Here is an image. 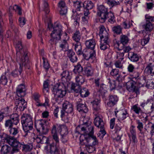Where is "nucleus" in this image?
Listing matches in <instances>:
<instances>
[{
  "instance_id": "1",
  "label": "nucleus",
  "mask_w": 154,
  "mask_h": 154,
  "mask_svg": "<svg viewBox=\"0 0 154 154\" xmlns=\"http://www.w3.org/2000/svg\"><path fill=\"white\" fill-rule=\"evenodd\" d=\"M94 128L91 125H89L88 127L85 128L81 126H77L75 131L79 133V132H84L85 133V138H86V141L90 146H94L98 144V141L95 136L93 135Z\"/></svg>"
},
{
  "instance_id": "2",
  "label": "nucleus",
  "mask_w": 154,
  "mask_h": 154,
  "mask_svg": "<svg viewBox=\"0 0 154 154\" xmlns=\"http://www.w3.org/2000/svg\"><path fill=\"white\" fill-rule=\"evenodd\" d=\"M35 126L39 134L36 137V140L38 143H43L44 141L47 140L46 137L43 135L46 134L48 132L46 127V121L43 119L38 120L35 122Z\"/></svg>"
},
{
  "instance_id": "3",
  "label": "nucleus",
  "mask_w": 154,
  "mask_h": 154,
  "mask_svg": "<svg viewBox=\"0 0 154 154\" xmlns=\"http://www.w3.org/2000/svg\"><path fill=\"white\" fill-rule=\"evenodd\" d=\"M51 133L53 140L55 142L45 146V149L48 150L49 148L51 154H59V139L58 137L56 131V127L55 125H54L51 130Z\"/></svg>"
},
{
  "instance_id": "4",
  "label": "nucleus",
  "mask_w": 154,
  "mask_h": 154,
  "mask_svg": "<svg viewBox=\"0 0 154 154\" xmlns=\"http://www.w3.org/2000/svg\"><path fill=\"white\" fill-rule=\"evenodd\" d=\"M98 15H99V20L101 23L105 22L108 19V21L111 23H113L115 21V17L112 13L108 12V9L103 5H100L98 7Z\"/></svg>"
},
{
  "instance_id": "5",
  "label": "nucleus",
  "mask_w": 154,
  "mask_h": 154,
  "mask_svg": "<svg viewBox=\"0 0 154 154\" xmlns=\"http://www.w3.org/2000/svg\"><path fill=\"white\" fill-rule=\"evenodd\" d=\"M16 49L17 61L22 62L23 64L25 62H28V52L25 49L23 48L21 42L18 41L16 45Z\"/></svg>"
},
{
  "instance_id": "6",
  "label": "nucleus",
  "mask_w": 154,
  "mask_h": 154,
  "mask_svg": "<svg viewBox=\"0 0 154 154\" xmlns=\"http://www.w3.org/2000/svg\"><path fill=\"white\" fill-rule=\"evenodd\" d=\"M53 28V30L51 35V38L49 41L51 45L56 44L58 41L61 39V36L63 32L62 26L60 24L55 23Z\"/></svg>"
},
{
  "instance_id": "7",
  "label": "nucleus",
  "mask_w": 154,
  "mask_h": 154,
  "mask_svg": "<svg viewBox=\"0 0 154 154\" xmlns=\"http://www.w3.org/2000/svg\"><path fill=\"white\" fill-rule=\"evenodd\" d=\"M52 91L54 100L57 102L60 101L66 93L65 87L63 84H56L53 87Z\"/></svg>"
},
{
  "instance_id": "8",
  "label": "nucleus",
  "mask_w": 154,
  "mask_h": 154,
  "mask_svg": "<svg viewBox=\"0 0 154 154\" xmlns=\"http://www.w3.org/2000/svg\"><path fill=\"white\" fill-rule=\"evenodd\" d=\"M0 137L2 140H4L5 142L13 147V151L17 152L20 149V146L21 145V143L13 137L3 134L2 135H0Z\"/></svg>"
},
{
  "instance_id": "9",
  "label": "nucleus",
  "mask_w": 154,
  "mask_h": 154,
  "mask_svg": "<svg viewBox=\"0 0 154 154\" xmlns=\"http://www.w3.org/2000/svg\"><path fill=\"white\" fill-rule=\"evenodd\" d=\"M21 119V122L23 128L26 133L24 136H26L28 133H30L29 131L33 128L32 119L30 116L27 115H23Z\"/></svg>"
},
{
  "instance_id": "10",
  "label": "nucleus",
  "mask_w": 154,
  "mask_h": 154,
  "mask_svg": "<svg viewBox=\"0 0 154 154\" xmlns=\"http://www.w3.org/2000/svg\"><path fill=\"white\" fill-rule=\"evenodd\" d=\"M142 72V69H140L139 72H137V77L135 76V93L136 94V97H137L138 95L140 94V92L139 90V88L143 86L145 80L144 79V77L140 76V73Z\"/></svg>"
},
{
  "instance_id": "11",
  "label": "nucleus",
  "mask_w": 154,
  "mask_h": 154,
  "mask_svg": "<svg viewBox=\"0 0 154 154\" xmlns=\"http://www.w3.org/2000/svg\"><path fill=\"white\" fill-rule=\"evenodd\" d=\"M74 6L77 11H80L81 8L85 7L88 9H91L94 7L93 3L91 1H85L84 3L79 1H76L74 3Z\"/></svg>"
},
{
  "instance_id": "12",
  "label": "nucleus",
  "mask_w": 154,
  "mask_h": 154,
  "mask_svg": "<svg viewBox=\"0 0 154 154\" xmlns=\"http://www.w3.org/2000/svg\"><path fill=\"white\" fill-rule=\"evenodd\" d=\"M10 118V119L6 121L5 123V127L8 128H11L13 125H17L19 121V116L16 113L11 115Z\"/></svg>"
},
{
  "instance_id": "13",
  "label": "nucleus",
  "mask_w": 154,
  "mask_h": 154,
  "mask_svg": "<svg viewBox=\"0 0 154 154\" xmlns=\"http://www.w3.org/2000/svg\"><path fill=\"white\" fill-rule=\"evenodd\" d=\"M16 109L19 111H23L26 107V103L22 97L17 99L15 101Z\"/></svg>"
},
{
  "instance_id": "14",
  "label": "nucleus",
  "mask_w": 154,
  "mask_h": 154,
  "mask_svg": "<svg viewBox=\"0 0 154 154\" xmlns=\"http://www.w3.org/2000/svg\"><path fill=\"white\" fill-rule=\"evenodd\" d=\"M77 107L79 112L86 113L88 111L86 105L84 101L81 99H79L76 102Z\"/></svg>"
},
{
  "instance_id": "15",
  "label": "nucleus",
  "mask_w": 154,
  "mask_h": 154,
  "mask_svg": "<svg viewBox=\"0 0 154 154\" xmlns=\"http://www.w3.org/2000/svg\"><path fill=\"white\" fill-rule=\"evenodd\" d=\"M83 55L87 60H93L95 58V52L94 50L88 49L86 51L83 53Z\"/></svg>"
},
{
  "instance_id": "16",
  "label": "nucleus",
  "mask_w": 154,
  "mask_h": 154,
  "mask_svg": "<svg viewBox=\"0 0 154 154\" xmlns=\"http://www.w3.org/2000/svg\"><path fill=\"white\" fill-rule=\"evenodd\" d=\"M26 89L25 85L23 84L19 85L16 88V94L19 97H24L26 95Z\"/></svg>"
},
{
  "instance_id": "17",
  "label": "nucleus",
  "mask_w": 154,
  "mask_h": 154,
  "mask_svg": "<svg viewBox=\"0 0 154 154\" xmlns=\"http://www.w3.org/2000/svg\"><path fill=\"white\" fill-rule=\"evenodd\" d=\"M102 118V116L100 115H97L94 118V122L95 125L101 129L103 128L104 124Z\"/></svg>"
},
{
  "instance_id": "18",
  "label": "nucleus",
  "mask_w": 154,
  "mask_h": 154,
  "mask_svg": "<svg viewBox=\"0 0 154 154\" xmlns=\"http://www.w3.org/2000/svg\"><path fill=\"white\" fill-rule=\"evenodd\" d=\"M99 35L100 40H109L108 37V33L103 26H102L100 27Z\"/></svg>"
},
{
  "instance_id": "19",
  "label": "nucleus",
  "mask_w": 154,
  "mask_h": 154,
  "mask_svg": "<svg viewBox=\"0 0 154 154\" xmlns=\"http://www.w3.org/2000/svg\"><path fill=\"white\" fill-rule=\"evenodd\" d=\"M19 64L20 67L19 69H15L14 71H13L11 72V75L12 76L14 77H17L19 76V75H20L21 73L22 68L23 65L25 66L27 65V63L28 62H25V64H23L22 63V62L20 61H17Z\"/></svg>"
},
{
  "instance_id": "20",
  "label": "nucleus",
  "mask_w": 154,
  "mask_h": 154,
  "mask_svg": "<svg viewBox=\"0 0 154 154\" xmlns=\"http://www.w3.org/2000/svg\"><path fill=\"white\" fill-rule=\"evenodd\" d=\"M118 98L116 95H110L109 96V101L107 103V105L110 107L114 106L117 103Z\"/></svg>"
},
{
  "instance_id": "21",
  "label": "nucleus",
  "mask_w": 154,
  "mask_h": 154,
  "mask_svg": "<svg viewBox=\"0 0 154 154\" xmlns=\"http://www.w3.org/2000/svg\"><path fill=\"white\" fill-rule=\"evenodd\" d=\"M57 130L59 131L61 135L67 134H68V130L67 127L64 125H55Z\"/></svg>"
},
{
  "instance_id": "22",
  "label": "nucleus",
  "mask_w": 154,
  "mask_h": 154,
  "mask_svg": "<svg viewBox=\"0 0 154 154\" xmlns=\"http://www.w3.org/2000/svg\"><path fill=\"white\" fill-rule=\"evenodd\" d=\"M67 54L70 60L72 63L76 62L77 60L76 55L72 50H69L67 51Z\"/></svg>"
},
{
  "instance_id": "23",
  "label": "nucleus",
  "mask_w": 154,
  "mask_h": 154,
  "mask_svg": "<svg viewBox=\"0 0 154 154\" xmlns=\"http://www.w3.org/2000/svg\"><path fill=\"white\" fill-rule=\"evenodd\" d=\"M62 109L67 112L71 113L73 111V106L71 103L66 101L63 104Z\"/></svg>"
},
{
  "instance_id": "24",
  "label": "nucleus",
  "mask_w": 154,
  "mask_h": 154,
  "mask_svg": "<svg viewBox=\"0 0 154 154\" xmlns=\"http://www.w3.org/2000/svg\"><path fill=\"white\" fill-rule=\"evenodd\" d=\"M70 72H69L67 71H63L61 74V79L63 81L65 82L66 81L67 82L69 81L71 78V74Z\"/></svg>"
},
{
  "instance_id": "25",
  "label": "nucleus",
  "mask_w": 154,
  "mask_h": 154,
  "mask_svg": "<svg viewBox=\"0 0 154 154\" xmlns=\"http://www.w3.org/2000/svg\"><path fill=\"white\" fill-rule=\"evenodd\" d=\"M134 78H132L131 81L127 82L126 84L127 89L130 92H135V82L133 79Z\"/></svg>"
},
{
  "instance_id": "26",
  "label": "nucleus",
  "mask_w": 154,
  "mask_h": 154,
  "mask_svg": "<svg viewBox=\"0 0 154 154\" xmlns=\"http://www.w3.org/2000/svg\"><path fill=\"white\" fill-rule=\"evenodd\" d=\"M85 44L88 49L94 50L96 45V42L94 40L91 39L86 41Z\"/></svg>"
},
{
  "instance_id": "27",
  "label": "nucleus",
  "mask_w": 154,
  "mask_h": 154,
  "mask_svg": "<svg viewBox=\"0 0 154 154\" xmlns=\"http://www.w3.org/2000/svg\"><path fill=\"white\" fill-rule=\"evenodd\" d=\"M109 40H101L100 41V49L104 50L109 47Z\"/></svg>"
},
{
  "instance_id": "28",
  "label": "nucleus",
  "mask_w": 154,
  "mask_h": 154,
  "mask_svg": "<svg viewBox=\"0 0 154 154\" xmlns=\"http://www.w3.org/2000/svg\"><path fill=\"white\" fill-rule=\"evenodd\" d=\"M22 147V150L26 152L31 151L33 148V146L32 144H22L20 146V149L21 147Z\"/></svg>"
},
{
  "instance_id": "29",
  "label": "nucleus",
  "mask_w": 154,
  "mask_h": 154,
  "mask_svg": "<svg viewBox=\"0 0 154 154\" xmlns=\"http://www.w3.org/2000/svg\"><path fill=\"white\" fill-rule=\"evenodd\" d=\"M145 72L148 74H153L154 75V65L150 64L146 68Z\"/></svg>"
},
{
  "instance_id": "30",
  "label": "nucleus",
  "mask_w": 154,
  "mask_h": 154,
  "mask_svg": "<svg viewBox=\"0 0 154 154\" xmlns=\"http://www.w3.org/2000/svg\"><path fill=\"white\" fill-rule=\"evenodd\" d=\"M69 113L67 112L63 109H62L61 111V117L62 119H63L66 122H68L69 119V118L68 117V114Z\"/></svg>"
},
{
  "instance_id": "31",
  "label": "nucleus",
  "mask_w": 154,
  "mask_h": 154,
  "mask_svg": "<svg viewBox=\"0 0 154 154\" xmlns=\"http://www.w3.org/2000/svg\"><path fill=\"white\" fill-rule=\"evenodd\" d=\"M149 40V34H146L143 39H141L140 43H139L137 47H140L141 45L144 46L148 43Z\"/></svg>"
},
{
  "instance_id": "32",
  "label": "nucleus",
  "mask_w": 154,
  "mask_h": 154,
  "mask_svg": "<svg viewBox=\"0 0 154 154\" xmlns=\"http://www.w3.org/2000/svg\"><path fill=\"white\" fill-rule=\"evenodd\" d=\"M100 100L97 99H95L91 103L92 104L93 108L94 110L98 111L100 109L99 103Z\"/></svg>"
},
{
  "instance_id": "33",
  "label": "nucleus",
  "mask_w": 154,
  "mask_h": 154,
  "mask_svg": "<svg viewBox=\"0 0 154 154\" xmlns=\"http://www.w3.org/2000/svg\"><path fill=\"white\" fill-rule=\"evenodd\" d=\"M80 85L74 83H72L71 88L72 92H74L76 93H79L81 90Z\"/></svg>"
},
{
  "instance_id": "34",
  "label": "nucleus",
  "mask_w": 154,
  "mask_h": 154,
  "mask_svg": "<svg viewBox=\"0 0 154 154\" xmlns=\"http://www.w3.org/2000/svg\"><path fill=\"white\" fill-rule=\"evenodd\" d=\"M81 38V34L79 31H76L74 33L72 38L75 42H80Z\"/></svg>"
},
{
  "instance_id": "35",
  "label": "nucleus",
  "mask_w": 154,
  "mask_h": 154,
  "mask_svg": "<svg viewBox=\"0 0 154 154\" xmlns=\"http://www.w3.org/2000/svg\"><path fill=\"white\" fill-rule=\"evenodd\" d=\"M117 45L118 46V48L119 50H123V51L125 53L128 52L131 49L129 46H124V45L122 44H119L118 43H117Z\"/></svg>"
},
{
  "instance_id": "36",
  "label": "nucleus",
  "mask_w": 154,
  "mask_h": 154,
  "mask_svg": "<svg viewBox=\"0 0 154 154\" xmlns=\"http://www.w3.org/2000/svg\"><path fill=\"white\" fill-rule=\"evenodd\" d=\"M11 148L10 146L6 145H3L1 147V151L3 154H8L11 151Z\"/></svg>"
},
{
  "instance_id": "37",
  "label": "nucleus",
  "mask_w": 154,
  "mask_h": 154,
  "mask_svg": "<svg viewBox=\"0 0 154 154\" xmlns=\"http://www.w3.org/2000/svg\"><path fill=\"white\" fill-rule=\"evenodd\" d=\"M75 45V49L77 54H82V46L80 42H76Z\"/></svg>"
},
{
  "instance_id": "38",
  "label": "nucleus",
  "mask_w": 154,
  "mask_h": 154,
  "mask_svg": "<svg viewBox=\"0 0 154 154\" xmlns=\"http://www.w3.org/2000/svg\"><path fill=\"white\" fill-rule=\"evenodd\" d=\"M134 130V126H132L130 128V132L131 134V135L129 136L130 144L135 142Z\"/></svg>"
},
{
  "instance_id": "39",
  "label": "nucleus",
  "mask_w": 154,
  "mask_h": 154,
  "mask_svg": "<svg viewBox=\"0 0 154 154\" xmlns=\"http://www.w3.org/2000/svg\"><path fill=\"white\" fill-rule=\"evenodd\" d=\"M143 27L146 31L149 32L151 31L153 29L152 24L150 22H146L143 25Z\"/></svg>"
},
{
  "instance_id": "40",
  "label": "nucleus",
  "mask_w": 154,
  "mask_h": 154,
  "mask_svg": "<svg viewBox=\"0 0 154 154\" xmlns=\"http://www.w3.org/2000/svg\"><path fill=\"white\" fill-rule=\"evenodd\" d=\"M120 41L121 43H119V44H122L124 45L128 42L129 39L127 36L125 35H122L120 36Z\"/></svg>"
},
{
  "instance_id": "41",
  "label": "nucleus",
  "mask_w": 154,
  "mask_h": 154,
  "mask_svg": "<svg viewBox=\"0 0 154 154\" xmlns=\"http://www.w3.org/2000/svg\"><path fill=\"white\" fill-rule=\"evenodd\" d=\"M6 73L5 72L2 75L0 78V84L4 85H6L8 82V79L6 75Z\"/></svg>"
},
{
  "instance_id": "42",
  "label": "nucleus",
  "mask_w": 154,
  "mask_h": 154,
  "mask_svg": "<svg viewBox=\"0 0 154 154\" xmlns=\"http://www.w3.org/2000/svg\"><path fill=\"white\" fill-rule=\"evenodd\" d=\"M80 132V131L79 132ZM82 133V134L81 135L80 137V144L82 145H84L85 146V144H88L87 142L85 141L86 140V138H85V133L84 132H80Z\"/></svg>"
},
{
  "instance_id": "43",
  "label": "nucleus",
  "mask_w": 154,
  "mask_h": 154,
  "mask_svg": "<svg viewBox=\"0 0 154 154\" xmlns=\"http://www.w3.org/2000/svg\"><path fill=\"white\" fill-rule=\"evenodd\" d=\"M146 87L150 89L154 88V80L152 79L147 80Z\"/></svg>"
},
{
  "instance_id": "44",
  "label": "nucleus",
  "mask_w": 154,
  "mask_h": 154,
  "mask_svg": "<svg viewBox=\"0 0 154 154\" xmlns=\"http://www.w3.org/2000/svg\"><path fill=\"white\" fill-rule=\"evenodd\" d=\"M133 22L132 20H127L123 22V26L125 29H128L132 26V23Z\"/></svg>"
},
{
  "instance_id": "45",
  "label": "nucleus",
  "mask_w": 154,
  "mask_h": 154,
  "mask_svg": "<svg viewBox=\"0 0 154 154\" xmlns=\"http://www.w3.org/2000/svg\"><path fill=\"white\" fill-rule=\"evenodd\" d=\"M85 68V73L88 76H91L93 74V70L91 66H86Z\"/></svg>"
},
{
  "instance_id": "46",
  "label": "nucleus",
  "mask_w": 154,
  "mask_h": 154,
  "mask_svg": "<svg viewBox=\"0 0 154 154\" xmlns=\"http://www.w3.org/2000/svg\"><path fill=\"white\" fill-rule=\"evenodd\" d=\"M75 80L77 84L81 85L82 84L85 82L84 77L81 75L77 76L75 78Z\"/></svg>"
},
{
  "instance_id": "47",
  "label": "nucleus",
  "mask_w": 154,
  "mask_h": 154,
  "mask_svg": "<svg viewBox=\"0 0 154 154\" xmlns=\"http://www.w3.org/2000/svg\"><path fill=\"white\" fill-rule=\"evenodd\" d=\"M112 29L114 33L118 34H119L122 32V28L119 25L113 26Z\"/></svg>"
},
{
  "instance_id": "48",
  "label": "nucleus",
  "mask_w": 154,
  "mask_h": 154,
  "mask_svg": "<svg viewBox=\"0 0 154 154\" xmlns=\"http://www.w3.org/2000/svg\"><path fill=\"white\" fill-rule=\"evenodd\" d=\"M79 93L81 97H87L89 94L88 90L85 88L81 89Z\"/></svg>"
},
{
  "instance_id": "49",
  "label": "nucleus",
  "mask_w": 154,
  "mask_h": 154,
  "mask_svg": "<svg viewBox=\"0 0 154 154\" xmlns=\"http://www.w3.org/2000/svg\"><path fill=\"white\" fill-rule=\"evenodd\" d=\"M130 102L129 105H131V112H135V105H134V99L133 96H131L129 97Z\"/></svg>"
},
{
  "instance_id": "50",
  "label": "nucleus",
  "mask_w": 154,
  "mask_h": 154,
  "mask_svg": "<svg viewBox=\"0 0 154 154\" xmlns=\"http://www.w3.org/2000/svg\"><path fill=\"white\" fill-rule=\"evenodd\" d=\"M105 1L108 5L112 7L117 5L119 3V2H116L114 0H105Z\"/></svg>"
},
{
  "instance_id": "51",
  "label": "nucleus",
  "mask_w": 154,
  "mask_h": 154,
  "mask_svg": "<svg viewBox=\"0 0 154 154\" xmlns=\"http://www.w3.org/2000/svg\"><path fill=\"white\" fill-rule=\"evenodd\" d=\"M42 59L43 60V67L44 69L47 71L50 67V65L48 63L47 60L44 57H43Z\"/></svg>"
},
{
  "instance_id": "52",
  "label": "nucleus",
  "mask_w": 154,
  "mask_h": 154,
  "mask_svg": "<svg viewBox=\"0 0 154 154\" xmlns=\"http://www.w3.org/2000/svg\"><path fill=\"white\" fill-rule=\"evenodd\" d=\"M85 148H86L87 152L89 153H91L95 150V148L93 146H90L88 144H85Z\"/></svg>"
},
{
  "instance_id": "53",
  "label": "nucleus",
  "mask_w": 154,
  "mask_h": 154,
  "mask_svg": "<svg viewBox=\"0 0 154 154\" xmlns=\"http://www.w3.org/2000/svg\"><path fill=\"white\" fill-rule=\"evenodd\" d=\"M137 128L140 131V133H142V131L143 128V124L142 122L139 120H137Z\"/></svg>"
},
{
  "instance_id": "54",
  "label": "nucleus",
  "mask_w": 154,
  "mask_h": 154,
  "mask_svg": "<svg viewBox=\"0 0 154 154\" xmlns=\"http://www.w3.org/2000/svg\"><path fill=\"white\" fill-rule=\"evenodd\" d=\"M49 84L47 81H45L43 84V91L44 93L48 92L49 91Z\"/></svg>"
},
{
  "instance_id": "55",
  "label": "nucleus",
  "mask_w": 154,
  "mask_h": 154,
  "mask_svg": "<svg viewBox=\"0 0 154 154\" xmlns=\"http://www.w3.org/2000/svg\"><path fill=\"white\" fill-rule=\"evenodd\" d=\"M108 83L110 87V89L112 90L114 89L116 86V82L115 81H111L110 79H109Z\"/></svg>"
},
{
  "instance_id": "56",
  "label": "nucleus",
  "mask_w": 154,
  "mask_h": 154,
  "mask_svg": "<svg viewBox=\"0 0 154 154\" xmlns=\"http://www.w3.org/2000/svg\"><path fill=\"white\" fill-rule=\"evenodd\" d=\"M127 115V113L126 112H125L120 114L119 115L116 114V116H118V117L119 118L120 120H123L126 118Z\"/></svg>"
},
{
  "instance_id": "57",
  "label": "nucleus",
  "mask_w": 154,
  "mask_h": 154,
  "mask_svg": "<svg viewBox=\"0 0 154 154\" xmlns=\"http://www.w3.org/2000/svg\"><path fill=\"white\" fill-rule=\"evenodd\" d=\"M82 68L80 65H76L73 71L75 73L80 72H82Z\"/></svg>"
},
{
  "instance_id": "58",
  "label": "nucleus",
  "mask_w": 154,
  "mask_h": 154,
  "mask_svg": "<svg viewBox=\"0 0 154 154\" xmlns=\"http://www.w3.org/2000/svg\"><path fill=\"white\" fill-rule=\"evenodd\" d=\"M9 132L11 134L13 135H15L18 132V129L15 128H10Z\"/></svg>"
},
{
  "instance_id": "59",
  "label": "nucleus",
  "mask_w": 154,
  "mask_h": 154,
  "mask_svg": "<svg viewBox=\"0 0 154 154\" xmlns=\"http://www.w3.org/2000/svg\"><path fill=\"white\" fill-rule=\"evenodd\" d=\"M43 8L46 14H48L49 13V11L48 9V3L46 0H44V1Z\"/></svg>"
},
{
  "instance_id": "60",
  "label": "nucleus",
  "mask_w": 154,
  "mask_h": 154,
  "mask_svg": "<svg viewBox=\"0 0 154 154\" xmlns=\"http://www.w3.org/2000/svg\"><path fill=\"white\" fill-rule=\"evenodd\" d=\"M128 57L131 61H135V53L134 52H129L128 53Z\"/></svg>"
},
{
  "instance_id": "61",
  "label": "nucleus",
  "mask_w": 154,
  "mask_h": 154,
  "mask_svg": "<svg viewBox=\"0 0 154 154\" xmlns=\"http://www.w3.org/2000/svg\"><path fill=\"white\" fill-rule=\"evenodd\" d=\"M146 22L151 23L154 21V18L153 17L150 16L148 15H146L145 16Z\"/></svg>"
},
{
  "instance_id": "62",
  "label": "nucleus",
  "mask_w": 154,
  "mask_h": 154,
  "mask_svg": "<svg viewBox=\"0 0 154 154\" xmlns=\"http://www.w3.org/2000/svg\"><path fill=\"white\" fill-rule=\"evenodd\" d=\"M80 16L78 14L75 12L74 13L72 16V18L75 20V22L77 23L79 20Z\"/></svg>"
},
{
  "instance_id": "63",
  "label": "nucleus",
  "mask_w": 154,
  "mask_h": 154,
  "mask_svg": "<svg viewBox=\"0 0 154 154\" xmlns=\"http://www.w3.org/2000/svg\"><path fill=\"white\" fill-rule=\"evenodd\" d=\"M19 22L20 25L21 27H22L26 23V20L24 17H20L19 19Z\"/></svg>"
},
{
  "instance_id": "64",
  "label": "nucleus",
  "mask_w": 154,
  "mask_h": 154,
  "mask_svg": "<svg viewBox=\"0 0 154 154\" xmlns=\"http://www.w3.org/2000/svg\"><path fill=\"white\" fill-rule=\"evenodd\" d=\"M148 124L149 125H151L150 134L152 137H154V123L149 122L148 123Z\"/></svg>"
}]
</instances>
